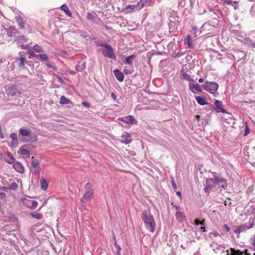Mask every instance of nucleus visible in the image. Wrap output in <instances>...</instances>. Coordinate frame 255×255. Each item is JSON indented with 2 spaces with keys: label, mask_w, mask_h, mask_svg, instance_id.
<instances>
[{
  "label": "nucleus",
  "mask_w": 255,
  "mask_h": 255,
  "mask_svg": "<svg viewBox=\"0 0 255 255\" xmlns=\"http://www.w3.org/2000/svg\"><path fill=\"white\" fill-rule=\"evenodd\" d=\"M18 136L22 142H35L38 140L37 135L32 132L30 129L20 128Z\"/></svg>",
  "instance_id": "obj_1"
},
{
  "label": "nucleus",
  "mask_w": 255,
  "mask_h": 255,
  "mask_svg": "<svg viewBox=\"0 0 255 255\" xmlns=\"http://www.w3.org/2000/svg\"><path fill=\"white\" fill-rule=\"evenodd\" d=\"M142 220L145 224L146 228L151 232H154L155 229L156 224L153 216L146 210L142 211L141 216Z\"/></svg>",
  "instance_id": "obj_2"
},
{
  "label": "nucleus",
  "mask_w": 255,
  "mask_h": 255,
  "mask_svg": "<svg viewBox=\"0 0 255 255\" xmlns=\"http://www.w3.org/2000/svg\"><path fill=\"white\" fill-rule=\"evenodd\" d=\"M223 178L220 175L219 176H215L214 178H208L206 179L204 191L207 195H209L213 188L215 187V185L219 184V182L221 181V179Z\"/></svg>",
  "instance_id": "obj_3"
},
{
  "label": "nucleus",
  "mask_w": 255,
  "mask_h": 255,
  "mask_svg": "<svg viewBox=\"0 0 255 255\" xmlns=\"http://www.w3.org/2000/svg\"><path fill=\"white\" fill-rule=\"evenodd\" d=\"M201 28V32L203 33V35L201 36L210 37L213 36L215 33V30L216 27L215 25H212L209 22L204 23Z\"/></svg>",
  "instance_id": "obj_4"
},
{
  "label": "nucleus",
  "mask_w": 255,
  "mask_h": 255,
  "mask_svg": "<svg viewBox=\"0 0 255 255\" xmlns=\"http://www.w3.org/2000/svg\"><path fill=\"white\" fill-rule=\"evenodd\" d=\"M202 86L204 90L213 94L219 88V85L217 83L208 81H206Z\"/></svg>",
  "instance_id": "obj_5"
},
{
  "label": "nucleus",
  "mask_w": 255,
  "mask_h": 255,
  "mask_svg": "<svg viewBox=\"0 0 255 255\" xmlns=\"http://www.w3.org/2000/svg\"><path fill=\"white\" fill-rule=\"evenodd\" d=\"M102 47L105 48V49H103L102 51V53L104 57L114 60L116 59L114 49L111 45L106 43L104 45H102Z\"/></svg>",
  "instance_id": "obj_6"
},
{
  "label": "nucleus",
  "mask_w": 255,
  "mask_h": 255,
  "mask_svg": "<svg viewBox=\"0 0 255 255\" xmlns=\"http://www.w3.org/2000/svg\"><path fill=\"white\" fill-rule=\"evenodd\" d=\"M212 111L213 112L214 110L216 113H226L229 114V113L223 108V102L221 101L216 100L213 105V108H210Z\"/></svg>",
  "instance_id": "obj_7"
},
{
  "label": "nucleus",
  "mask_w": 255,
  "mask_h": 255,
  "mask_svg": "<svg viewBox=\"0 0 255 255\" xmlns=\"http://www.w3.org/2000/svg\"><path fill=\"white\" fill-rule=\"evenodd\" d=\"M31 172L32 174L36 175L39 173L40 165L38 160L34 156L31 157Z\"/></svg>",
  "instance_id": "obj_8"
},
{
  "label": "nucleus",
  "mask_w": 255,
  "mask_h": 255,
  "mask_svg": "<svg viewBox=\"0 0 255 255\" xmlns=\"http://www.w3.org/2000/svg\"><path fill=\"white\" fill-rule=\"evenodd\" d=\"M19 56L15 58L16 61L18 62V66L20 68L24 69L25 64L26 62V55L24 52L20 51L18 53Z\"/></svg>",
  "instance_id": "obj_9"
},
{
  "label": "nucleus",
  "mask_w": 255,
  "mask_h": 255,
  "mask_svg": "<svg viewBox=\"0 0 255 255\" xmlns=\"http://www.w3.org/2000/svg\"><path fill=\"white\" fill-rule=\"evenodd\" d=\"M39 60L41 62L46 61V65L47 67L55 69L54 63L49 61V58L46 54H41Z\"/></svg>",
  "instance_id": "obj_10"
},
{
  "label": "nucleus",
  "mask_w": 255,
  "mask_h": 255,
  "mask_svg": "<svg viewBox=\"0 0 255 255\" xmlns=\"http://www.w3.org/2000/svg\"><path fill=\"white\" fill-rule=\"evenodd\" d=\"M208 14L210 18L215 20H218V19L222 15V12L220 10H212L211 9L209 10Z\"/></svg>",
  "instance_id": "obj_11"
},
{
  "label": "nucleus",
  "mask_w": 255,
  "mask_h": 255,
  "mask_svg": "<svg viewBox=\"0 0 255 255\" xmlns=\"http://www.w3.org/2000/svg\"><path fill=\"white\" fill-rule=\"evenodd\" d=\"M24 204L28 208L31 210H35L38 205L37 202L35 201H32L27 199H24L23 200Z\"/></svg>",
  "instance_id": "obj_12"
},
{
  "label": "nucleus",
  "mask_w": 255,
  "mask_h": 255,
  "mask_svg": "<svg viewBox=\"0 0 255 255\" xmlns=\"http://www.w3.org/2000/svg\"><path fill=\"white\" fill-rule=\"evenodd\" d=\"M195 99L197 102L201 106L207 105L210 108H213V105L206 101V98L205 97L196 96Z\"/></svg>",
  "instance_id": "obj_13"
},
{
  "label": "nucleus",
  "mask_w": 255,
  "mask_h": 255,
  "mask_svg": "<svg viewBox=\"0 0 255 255\" xmlns=\"http://www.w3.org/2000/svg\"><path fill=\"white\" fill-rule=\"evenodd\" d=\"M152 0H140L136 4L137 10H139L144 6H148L150 5Z\"/></svg>",
  "instance_id": "obj_14"
},
{
  "label": "nucleus",
  "mask_w": 255,
  "mask_h": 255,
  "mask_svg": "<svg viewBox=\"0 0 255 255\" xmlns=\"http://www.w3.org/2000/svg\"><path fill=\"white\" fill-rule=\"evenodd\" d=\"M95 15H94L90 12H88L87 13V19L90 20H92L95 22H96L97 24H101V22H102V20L100 17H98L97 16V15L96 13H95Z\"/></svg>",
  "instance_id": "obj_15"
},
{
  "label": "nucleus",
  "mask_w": 255,
  "mask_h": 255,
  "mask_svg": "<svg viewBox=\"0 0 255 255\" xmlns=\"http://www.w3.org/2000/svg\"><path fill=\"white\" fill-rule=\"evenodd\" d=\"M7 35L8 37L15 36V34H19L20 32L15 28L14 26H10L6 29Z\"/></svg>",
  "instance_id": "obj_16"
},
{
  "label": "nucleus",
  "mask_w": 255,
  "mask_h": 255,
  "mask_svg": "<svg viewBox=\"0 0 255 255\" xmlns=\"http://www.w3.org/2000/svg\"><path fill=\"white\" fill-rule=\"evenodd\" d=\"M254 226V224H250V226H247L245 224H243L240 225L238 227V228L236 230H235L234 231V232L235 233H240L241 232H243L246 230H247L249 229L252 228Z\"/></svg>",
  "instance_id": "obj_17"
},
{
  "label": "nucleus",
  "mask_w": 255,
  "mask_h": 255,
  "mask_svg": "<svg viewBox=\"0 0 255 255\" xmlns=\"http://www.w3.org/2000/svg\"><path fill=\"white\" fill-rule=\"evenodd\" d=\"M119 120H121L126 124H134L136 123V121L132 116H128L127 117L119 119Z\"/></svg>",
  "instance_id": "obj_18"
},
{
  "label": "nucleus",
  "mask_w": 255,
  "mask_h": 255,
  "mask_svg": "<svg viewBox=\"0 0 255 255\" xmlns=\"http://www.w3.org/2000/svg\"><path fill=\"white\" fill-rule=\"evenodd\" d=\"M6 91L8 96H13L15 95L17 93V86L15 85L8 86Z\"/></svg>",
  "instance_id": "obj_19"
},
{
  "label": "nucleus",
  "mask_w": 255,
  "mask_h": 255,
  "mask_svg": "<svg viewBox=\"0 0 255 255\" xmlns=\"http://www.w3.org/2000/svg\"><path fill=\"white\" fill-rule=\"evenodd\" d=\"M180 74L181 75V79L188 81L191 83L195 82V81L193 79H192L190 77V76L185 72L184 69L181 70Z\"/></svg>",
  "instance_id": "obj_20"
},
{
  "label": "nucleus",
  "mask_w": 255,
  "mask_h": 255,
  "mask_svg": "<svg viewBox=\"0 0 255 255\" xmlns=\"http://www.w3.org/2000/svg\"><path fill=\"white\" fill-rule=\"evenodd\" d=\"M13 168L20 173H23L24 168L22 164L18 161H15L13 163L12 165Z\"/></svg>",
  "instance_id": "obj_21"
},
{
  "label": "nucleus",
  "mask_w": 255,
  "mask_h": 255,
  "mask_svg": "<svg viewBox=\"0 0 255 255\" xmlns=\"http://www.w3.org/2000/svg\"><path fill=\"white\" fill-rule=\"evenodd\" d=\"M121 141L126 144H128L132 141L131 135L128 133H125V134L121 136Z\"/></svg>",
  "instance_id": "obj_22"
},
{
  "label": "nucleus",
  "mask_w": 255,
  "mask_h": 255,
  "mask_svg": "<svg viewBox=\"0 0 255 255\" xmlns=\"http://www.w3.org/2000/svg\"><path fill=\"white\" fill-rule=\"evenodd\" d=\"M193 83H189V88L190 91H191L193 93H195V92L193 91V88L197 91L199 92H202L203 90L201 88V86L198 83L192 85Z\"/></svg>",
  "instance_id": "obj_23"
},
{
  "label": "nucleus",
  "mask_w": 255,
  "mask_h": 255,
  "mask_svg": "<svg viewBox=\"0 0 255 255\" xmlns=\"http://www.w3.org/2000/svg\"><path fill=\"white\" fill-rule=\"evenodd\" d=\"M114 74L117 79L119 82H123L124 80V75L119 69H116L114 71Z\"/></svg>",
  "instance_id": "obj_24"
},
{
  "label": "nucleus",
  "mask_w": 255,
  "mask_h": 255,
  "mask_svg": "<svg viewBox=\"0 0 255 255\" xmlns=\"http://www.w3.org/2000/svg\"><path fill=\"white\" fill-rule=\"evenodd\" d=\"M135 55L134 54L131 55L126 57L125 60L124 61V63L125 64H128L130 65H132L133 60L135 58Z\"/></svg>",
  "instance_id": "obj_25"
},
{
  "label": "nucleus",
  "mask_w": 255,
  "mask_h": 255,
  "mask_svg": "<svg viewBox=\"0 0 255 255\" xmlns=\"http://www.w3.org/2000/svg\"><path fill=\"white\" fill-rule=\"evenodd\" d=\"M26 145L24 144L22 146L21 148L18 151V153L20 154L21 155H26L27 157L30 156V151L28 150L26 148H23V147H26Z\"/></svg>",
  "instance_id": "obj_26"
},
{
  "label": "nucleus",
  "mask_w": 255,
  "mask_h": 255,
  "mask_svg": "<svg viewBox=\"0 0 255 255\" xmlns=\"http://www.w3.org/2000/svg\"><path fill=\"white\" fill-rule=\"evenodd\" d=\"M16 21L19 26L20 28L21 29H24L25 28L24 26V20L23 18L20 15L16 16L15 17Z\"/></svg>",
  "instance_id": "obj_27"
},
{
  "label": "nucleus",
  "mask_w": 255,
  "mask_h": 255,
  "mask_svg": "<svg viewBox=\"0 0 255 255\" xmlns=\"http://www.w3.org/2000/svg\"><path fill=\"white\" fill-rule=\"evenodd\" d=\"M184 43L185 45H188V48H193V44L192 43V40L191 39V37L190 35H188L186 38H185L184 40Z\"/></svg>",
  "instance_id": "obj_28"
},
{
  "label": "nucleus",
  "mask_w": 255,
  "mask_h": 255,
  "mask_svg": "<svg viewBox=\"0 0 255 255\" xmlns=\"http://www.w3.org/2000/svg\"><path fill=\"white\" fill-rule=\"evenodd\" d=\"M93 196V193L90 192H85L84 194L82 199L81 200V203H83L84 201H89Z\"/></svg>",
  "instance_id": "obj_29"
},
{
  "label": "nucleus",
  "mask_w": 255,
  "mask_h": 255,
  "mask_svg": "<svg viewBox=\"0 0 255 255\" xmlns=\"http://www.w3.org/2000/svg\"><path fill=\"white\" fill-rule=\"evenodd\" d=\"M227 180L225 178H223L221 179V181L219 182V184L217 185L219 186V188H221L224 190L227 189L228 187Z\"/></svg>",
  "instance_id": "obj_30"
},
{
  "label": "nucleus",
  "mask_w": 255,
  "mask_h": 255,
  "mask_svg": "<svg viewBox=\"0 0 255 255\" xmlns=\"http://www.w3.org/2000/svg\"><path fill=\"white\" fill-rule=\"evenodd\" d=\"M60 8L62 10H63L68 16H70V17L72 16V13H71V11H70V10L69 9L68 7L66 4H62Z\"/></svg>",
  "instance_id": "obj_31"
},
{
  "label": "nucleus",
  "mask_w": 255,
  "mask_h": 255,
  "mask_svg": "<svg viewBox=\"0 0 255 255\" xmlns=\"http://www.w3.org/2000/svg\"><path fill=\"white\" fill-rule=\"evenodd\" d=\"M175 215L176 218L177 219V220L178 221H179L180 222H182L183 221L184 218V216L183 213L179 212V211H177L176 212Z\"/></svg>",
  "instance_id": "obj_32"
},
{
  "label": "nucleus",
  "mask_w": 255,
  "mask_h": 255,
  "mask_svg": "<svg viewBox=\"0 0 255 255\" xmlns=\"http://www.w3.org/2000/svg\"><path fill=\"white\" fill-rule=\"evenodd\" d=\"M192 29L194 32L195 37L199 36L201 34L203 35V33L201 32V28H200V30H198L196 26H193Z\"/></svg>",
  "instance_id": "obj_33"
},
{
  "label": "nucleus",
  "mask_w": 255,
  "mask_h": 255,
  "mask_svg": "<svg viewBox=\"0 0 255 255\" xmlns=\"http://www.w3.org/2000/svg\"><path fill=\"white\" fill-rule=\"evenodd\" d=\"M41 188L43 190H46L48 187V183L46 179L41 178L40 179Z\"/></svg>",
  "instance_id": "obj_34"
},
{
  "label": "nucleus",
  "mask_w": 255,
  "mask_h": 255,
  "mask_svg": "<svg viewBox=\"0 0 255 255\" xmlns=\"http://www.w3.org/2000/svg\"><path fill=\"white\" fill-rule=\"evenodd\" d=\"M135 8H136L137 9L136 4V5L128 4L126 6L125 9L127 10L128 12L130 13Z\"/></svg>",
  "instance_id": "obj_35"
},
{
  "label": "nucleus",
  "mask_w": 255,
  "mask_h": 255,
  "mask_svg": "<svg viewBox=\"0 0 255 255\" xmlns=\"http://www.w3.org/2000/svg\"><path fill=\"white\" fill-rule=\"evenodd\" d=\"M60 103L61 104L65 105V104H68V103H70V101L69 99H68L64 96H62L61 98H60Z\"/></svg>",
  "instance_id": "obj_36"
},
{
  "label": "nucleus",
  "mask_w": 255,
  "mask_h": 255,
  "mask_svg": "<svg viewBox=\"0 0 255 255\" xmlns=\"http://www.w3.org/2000/svg\"><path fill=\"white\" fill-rule=\"evenodd\" d=\"M15 41H17L18 42L21 41H27V39L24 35H18L15 37Z\"/></svg>",
  "instance_id": "obj_37"
},
{
  "label": "nucleus",
  "mask_w": 255,
  "mask_h": 255,
  "mask_svg": "<svg viewBox=\"0 0 255 255\" xmlns=\"http://www.w3.org/2000/svg\"><path fill=\"white\" fill-rule=\"evenodd\" d=\"M34 51L36 52L42 53L43 52V50L42 47L38 44H36L32 47Z\"/></svg>",
  "instance_id": "obj_38"
},
{
  "label": "nucleus",
  "mask_w": 255,
  "mask_h": 255,
  "mask_svg": "<svg viewBox=\"0 0 255 255\" xmlns=\"http://www.w3.org/2000/svg\"><path fill=\"white\" fill-rule=\"evenodd\" d=\"M86 68L85 63H83L82 65H76V70L77 71L82 72Z\"/></svg>",
  "instance_id": "obj_39"
},
{
  "label": "nucleus",
  "mask_w": 255,
  "mask_h": 255,
  "mask_svg": "<svg viewBox=\"0 0 255 255\" xmlns=\"http://www.w3.org/2000/svg\"><path fill=\"white\" fill-rule=\"evenodd\" d=\"M30 215L32 217L37 219H41L42 218V215L41 213L32 212Z\"/></svg>",
  "instance_id": "obj_40"
},
{
  "label": "nucleus",
  "mask_w": 255,
  "mask_h": 255,
  "mask_svg": "<svg viewBox=\"0 0 255 255\" xmlns=\"http://www.w3.org/2000/svg\"><path fill=\"white\" fill-rule=\"evenodd\" d=\"M18 139H12L11 143L9 144V146L12 147H15L18 146Z\"/></svg>",
  "instance_id": "obj_41"
},
{
  "label": "nucleus",
  "mask_w": 255,
  "mask_h": 255,
  "mask_svg": "<svg viewBox=\"0 0 255 255\" xmlns=\"http://www.w3.org/2000/svg\"><path fill=\"white\" fill-rule=\"evenodd\" d=\"M194 224L196 226H199V225L204 226V225H205V219H203L201 221H200L199 219H196L194 220Z\"/></svg>",
  "instance_id": "obj_42"
},
{
  "label": "nucleus",
  "mask_w": 255,
  "mask_h": 255,
  "mask_svg": "<svg viewBox=\"0 0 255 255\" xmlns=\"http://www.w3.org/2000/svg\"><path fill=\"white\" fill-rule=\"evenodd\" d=\"M232 254L231 255H243V252L240 250H236L234 249H231Z\"/></svg>",
  "instance_id": "obj_43"
},
{
  "label": "nucleus",
  "mask_w": 255,
  "mask_h": 255,
  "mask_svg": "<svg viewBox=\"0 0 255 255\" xmlns=\"http://www.w3.org/2000/svg\"><path fill=\"white\" fill-rule=\"evenodd\" d=\"M17 188L18 185L17 183L15 182H13L9 186V189L13 191L16 190L17 189Z\"/></svg>",
  "instance_id": "obj_44"
},
{
  "label": "nucleus",
  "mask_w": 255,
  "mask_h": 255,
  "mask_svg": "<svg viewBox=\"0 0 255 255\" xmlns=\"http://www.w3.org/2000/svg\"><path fill=\"white\" fill-rule=\"evenodd\" d=\"M91 188L92 185L90 183H87L85 186V192H90Z\"/></svg>",
  "instance_id": "obj_45"
},
{
  "label": "nucleus",
  "mask_w": 255,
  "mask_h": 255,
  "mask_svg": "<svg viewBox=\"0 0 255 255\" xmlns=\"http://www.w3.org/2000/svg\"><path fill=\"white\" fill-rule=\"evenodd\" d=\"M170 182H171V183L172 184V187H173V189L174 190H176L177 189V187L176 186V184L175 183V182L174 179H173V178H171V180L170 181Z\"/></svg>",
  "instance_id": "obj_46"
},
{
  "label": "nucleus",
  "mask_w": 255,
  "mask_h": 255,
  "mask_svg": "<svg viewBox=\"0 0 255 255\" xmlns=\"http://www.w3.org/2000/svg\"><path fill=\"white\" fill-rule=\"evenodd\" d=\"M35 51H34L33 49L32 48V47L30 48H29L28 49V51H27V53L30 55V56H31L32 57L33 56L34 54H35Z\"/></svg>",
  "instance_id": "obj_47"
},
{
  "label": "nucleus",
  "mask_w": 255,
  "mask_h": 255,
  "mask_svg": "<svg viewBox=\"0 0 255 255\" xmlns=\"http://www.w3.org/2000/svg\"><path fill=\"white\" fill-rule=\"evenodd\" d=\"M6 154L7 155L8 157H9L10 159L12 161H15V159L13 157L12 154L9 152H6Z\"/></svg>",
  "instance_id": "obj_48"
},
{
  "label": "nucleus",
  "mask_w": 255,
  "mask_h": 255,
  "mask_svg": "<svg viewBox=\"0 0 255 255\" xmlns=\"http://www.w3.org/2000/svg\"><path fill=\"white\" fill-rule=\"evenodd\" d=\"M245 40L246 41L247 43H250V45L252 46L253 43V41H255V40H253L250 38H247L245 39Z\"/></svg>",
  "instance_id": "obj_49"
},
{
  "label": "nucleus",
  "mask_w": 255,
  "mask_h": 255,
  "mask_svg": "<svg viewBox=\"0 0 255 255\" xmlns=\"http://www.w3.org/2000/svg\"><path fill=\"white\" fill-rule=\"evenodd\" d=\"M10 137L11 138V139H17V135L16 133L13 132L10 134Z\"/></svg>",
  "instance_id": "obj_50"
},
{
  "label": "nucleus",
  "mask_w": 255,
  "mask_h": 255,
  "mask_svg": "<svg viewBox=\"0 0 255 255\" xmlns=\"http://www.w3.org/2000/svg\"><path fill=\"white\" fill-rule=\"evenodd\" d=\"M57 80L59 82L61 83V85H63L65 83L63 79L60 77L59 76H57Z\"/></svg>",
  "instance_id": "obj_51"
},
{
  "label": "nucleus",
  "mask_w": 255,
  "mask_h": 255,
  "mask_svg": "<svg viewBox=\"0 0 255 255\" xmlns=\"http://www.w3.org/2000/svg\"><path fill=\"white\" fill-rule=\"evenodd\" d=\"M210 237H211V235H213L214 237H216L217 236H220V235L217 232H213L209 234Z\"/></svg>",
  "instance_id": "obj_52"
},
{
  "label": "nucleus",
  "mask_w": 255,
  "mask_h": 255,
  "mask_svg": "<svg viewBox=\"0 0 255 255\" xmlns=\"http://www.w3.org/2000/svg\"><path fill=\"white\" fill-rule=\"evenodd\" d=\"M223 228L227 232H229L230 231V227L226 224H224Z\"/></svg>",
  "instance_id": "obj_53"
},
{
  "label": "nucleus",
  "mask_w": 255,
  "mask_h": 255,
  "mask_svg": "<svg viewBox=\"0 0 255 255\" xmlns=\"http://www.w3.org/2000/svg\"><path fill=\"white\" fill-rule=\"evenodd\" d=\"M20 47L22 49H28L29 48V44H26L25 45L21 44L20 45Z\"/></svg>",
  "instance_id": "obj_54"
},
{
  "label": "nucleus",
  "mask_w": 255,
  "mask_h": 255,
  "mask_svg": "<svg viewBox=\"0 0 255 255\" xmlns=\"http://www.w3.org/2000/svg\"><path fill=\"white\" fill-rule=\"evenodd\" d=\"M232 6H234V8L235 9H237L238 8V2L236 1H233L232 3L231 4Z\"/></svg>",
  "instance_id": "obj_55"
},
{
  "label": "nucleus",
  "mask_w": 255,
  "mask_h": 255,
  "mask_svg": "<svg viewBox=\"0 0 255 255\" xmlns=\"http://www.w3.org/2000/svg\"><path fill=\"white\" fill-rule=\"evenodd\" d=\"M250 129L248 127V126H247L246 128V130H245V132L244 133V136L247 135L250 133Z\"/></svg>",
  "instance_id": "obj_56"
},
{
  "label": "nucleus",
  "mask_w": 255,
  "mask_h": 255,
  "mask_svg": "<svg viewBox=\"0 0 255 255\" xmlns=\"http://www.w3.org/2000/svg\"><path fill=\"white\" fill-rule=\"evenodd\" d=\"M222 1H223L224 4H232L233 1L232 0H222Z\"/></svg>",
  "instance_id": "obj_57"
},
{
  "label": "nucleus",
  "mask_w": 255,
  "mask_h": 255,
  "mask_svg": "<svg viewBox=\"0 0 255 255\" xmlns=\"http://www.w3.org/2000/svg\"><path fill=\"white\" fill-rule=\"evenodd\" d=\"M114 246L117 248V250H119V251H121L122 250L121 248L120 247V246L117 244V241L115 242Z\"/></svg>",
  "instance_id": "obj_58"
},
{
  "label": "nucleus",
  "mask_w": 255,
  "mask_h": 255,
  "mask_svg": "<svg viewBox=\"0 0 255 255\" xmlns=\"http://www.w3.org/2000/svg\"><path fill=\"white\" fill-rule=\"evenodd\" d=\"M114 246L117 248V250H119V251H121L122 250L121 248L120 247V246L117 244V241L115 242Z\"/></svg>",
  "instance_id": "obj_59"
},
{
  "label": "nucleus",
  "mask_w": 255,
  "mask_h": 255,
  "mask_svg": "<svg viewBox=\"0 0 255 255\" xmlns=\"http://www.w3.org/2000/svg\"><path fill=\"white\" fill-rule=\"evenodd\" d=\"M96 45L98 46L102 47V45H104L106 43H104L103 42L97 41L95 42Z\"/></svg>",
  "instance_id": "obj_60"
},
{
  "label": "nucleus",
  "mask_w": 255,
  "mask_h": 255,
  "mask_svg": "<svg viewBox=\"0 0 255 255\" xmlns=\"http://www.w3.org/2000/svg\"><path fill=\"white\" fill-rule=\"evenodd\" d=\"M133 71H130L127 69L124 70V72L126 75L131 74L132 73Z\"/></svg>",
  "instance_id": "obj_61"
},
{
  "label": "nucleus",
  "mask_w": 255,
  "mask_h": 255,
  "mask_svg": "<svg viewBox=\"0 0 255 255\" xmlns=\"http://www.w3.org/2000/svg\"><path fill=\"white\" fill-rule=\"evenodd\" d=\"M6 197V195L5 193L1 192L0 193V197L1 199L5 198Z\"/></svg>",
  "instance_id": "obj_62"
},
{
  "label": "nucleus",
  "mask_w": 255,
  "mask_h": 255,
  "mask_svg": "<svg viewBox=\"0 0 255 255\" xmlns=\"http://www.w3.org/2000/svg\"><path fill=\"white\" fill-rule=\"evenodd\" d=\"M111 97L114 101L117 100V96L114 92L111 93Z\"/></svg>",
  "instance_id": "obj_63"
},
{
  "label": "nucleus",
  "mask_w": 255,
  "mask_h": 255,
  "mask_svg": "<svg viewBox=\"0 0 255 255\" xmlns=\"http://www.w3.org/2000/svg\"><path fill=\"white\" fill-rule=\"evenodd\" d=\"M82 105L84 107H87V108H89L90 107V104L88 103H87V102H83L82 103Z\"/></svg>",
  "instance_id": "obj_64"
}]
</instances>
